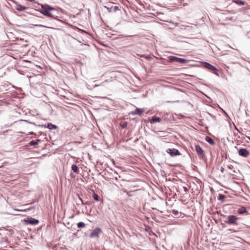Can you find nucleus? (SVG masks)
I'll list each match as a JSON object with an SVG mask.
<instances>
[{
    "label": "nucleus",
    "instance_id": "obj_27",
    "mask_svg": "<svg viewBox=\"0 0 250 250\" xmlns=\"http://www.w3.org/2000/svg\"><path fill=\"white\" fill-rule=\"evenodd\" d=\"M126 126H127L126 124H124V125H122V127L125 128L126 127Z\"/></svg>",
    "mask_w": 250,
    "mask_h": 250
},
{
    "label": "nucleus",
    "instance_id": "obj_12",
    "mask_svg": "<svg viewBox=\"0 0 250 250\" xmlns=\"http://www.w3.org/2000/svg\"><path fill=\"white\" fill-rule=\"evenodd\" d=\"M195 150L199 155H203L204 154V151L199 146L196 145L195 146Z\"/></svg>",
    "mask_w": 250,
    "mask_h": 250
},
{
    "label": "nucleus",
    "instance_id": "obj_33",
    "mask_svg": "<svg viewBox=\"0 0 250 250\" xmlns=\"http://www.w3.org/2000/svg\"><path fill=\"white\" fill-rule=\"evenodd\" d=\"M27 0L29 1L32 2V1H33L34 0Z\"/></svg>",
    "mask_w": 250,
    "mask_h": 250
},
{
    "label": "nucleus",
    "instance_id": "obj_24",
    "mask_svg": "<svg viewBox=\"0 0 250 250\" xmlns=\"http://www.w3.org/2000/svg\"><path fill=\"white\" fill-rule=\"evenodd\" d=\"M93 198L95 201H99V197L98 194H97L96 193H94L93 195Z\"/></svg>",
    "mask_w": 250,
    "mask_h": 250
},
{
    "label": "nucleus",
    "instance_id": "obj_26",
    "mask_svg": "<svg viewBox=\"0 0 250 250\" xmlns=\"http://www.w3.org/2000/svg\"><path fill=\"white\" fill-rule=\"evenodd\" d=\"M229 230L232 232H237L238 231L233 229H229Z\"/></svg>",
    "mask_w": 250,
    "mask_h": 250
},
{
    "label": "nucleus",
    "instance_id": "obj_9",
    "mask_svg": "<svg viewBox=\"0 0 250 250\" xmlns=\"http://www.w3.org/2000/svg\"><path fill=\"white\" fill-rule=\"evenodd\" d=\"M28 224L31 225H37L39 223V220L35 218H29L26 221Z\"/></svg>",
    "mask_w": 250,
    "mask_h": 250
},
{
    "label": "nucleus",
    "instance_id": "obj_18",
    "mask_svg": "<svg viewBox=\"0 0 250 250\" xmlns=\"http://www.w3.org/2000/svg\"><path fill=\"white\" fill-rule=\"evenodd\" d=\"M71 169L76 173H79V169L76 165H75V164L72 165V167H71Z\"/></svg>",
    "mask_w": 250,
    "mask_h": 250
},
{
    "label": "nucleus",
    "instance_id": "obj_29",
    "mask_svg": "<svg viewBox=\"0 0 250 250\" xmlns=\"http://www.w3.org/2000/svg\"><path fill=\"white\" fill-rule=\"evenodd\" d=\"M81 201H82V204H83V205H86V204H87V203H84V202H83V201L81 199Z\"/></svg>",
    "mask_w": 250,
    "mask_h": 250
},
{
    "label": "nucleus",
    "instance_id": "obj_13",
    "mask_svg": "<svg viewBox=\"0 0 250 250\" xmlns=\"http://www.w3.org/2000/svg\"><path fill=\"white\" fill-rule=\"evenodd\" d=\"M56 133H57L56 131H52V130H49L48 131V135H49L50 139H54L55 138V137H54V135Z\"/></svg>",
    "mask_w": 250,
    "mask_h": 250
},
{
    "label": "nucleus",
    "instance_id": "obj_5",
    "mask_svg": "<svg viewBox=\"0 0 250 250\" xmlns=\"http://www.w3.org/2000/svg\"><path fill=\"white\" fill-rule=\"evenodd\" d=\"M238 152L240 156L247 158L250 155L249 151L246 148H241L238 149Z\"/></svg>",
    "mask_w": 250,
    "mask_h": 250
},
{
    "label": "nucleus",
    "instance_id": "obj_8",
    "mask_svg": "<svg viewBox=\"0 0 250 250\" xmlns=\"http://www.w3.org/2000/svg\"><path fill=\"white\" fill-rule=\"evenodd\" d=\"M104 8H106L107 9V10L108 11V12H109V13H110L112 11L114 12H116L117 11L120 10V9L117 6H111V7H108L106 6H104Z\"/></svg>",
    "mask_w": 250,
    "mask_h": 250
},
{
    "label": "nucleus",
    "instance_id": "obj_32",
    "mask_svg": "<svg viewBox=\"0 0 250 250\" xmlns=\"http://www.w3.org/2000/svg\"><path fill=\"white\" fill-rule=\"evenodd\" d=\"M146 58L147 59H149V58H150V57H149V56H146Z\"/></svg>",
    "mask_w": 250,
    "mask_h": 250
},
{
    "label": "nucleus",
    "instance_id": "obj_34",
    "mask_svg": "<svg viewBox=\"0 0 250 250\" xmlns=\"http://www.w3.org/2000/svg\"><path fill=\"white\" fill-rule=\"evenodd\" d=\"M247 138L249 139V140L250 141V137H249V136H247Z\"/></svg>",
    "mask_w": 250,
    "mask_h": 250
},
{
    "label": "nucleus",
    "instance_id": "obj_10",
    "mask_svg": "<svg viewBox=\"0 0 250 250\" xmlns=\"http://www.w3.org/2000/svg\"><path fill=\"white\" fill-rule=\"evenodd\" d=\"M144 112V110L143 109L136 108L134 111L131 112V114L132 115H141Z\"/></svg>",
    "mask_w": 250,
    "mask_h": 250
},
{
    "label": "nucleus",
    "instance_id": "obj_4",
    "mask_svg": "<svg viewBox=\"0 0 250 250\" xmlns=\"http://www.w3.org/2000/svg\"><path fill=\"white\" fill-rule=\"evenodd\" d=\"M166 152L169 154L171 157L181 155L179 150L175 148H168L166 150Z\"/></svg>",
    "mask_w": 250,
    "mask_h": 250
},
{
    "label": "nucleus",
    "instance_id": "obj_19",
    "mask_svg": "<svg viewBox=\"0 0 250 250\" xmlns=\"http://www.w3.org/2000/svg\"><path fill=\"white\" fill-rule=\"evenodd\" d=\"M26 9V7H24L21 5H18L16 6V9L20 11H23Z\"/></svg>",
    "mask_w": 250,
    "mask_h": 250
},
{
    "label": "nucleus",
    "instance_id": "obj_22",
    "mask_svg": "<svg viewBox=\"0 0 250 250\" xmlns=\"http://www.w3.org/2000/svg\"><path fill=\"white\" fill-rule=\"evenodd\" d=\"M235 3H236L237 4L240 5H244L245 2L243 1H242L241 0H236L235 1Z\"/></svg>",
    "mask_w": 250,
    "mask_h": 250
},
{
    "label": "nucleus",
    "instance_id": "obj_7",
    "mask_svg": "<svg viewBox=\"0 0 250 250\" xmlns=\"http://www.w3.org/2000/svg\"><path fill=\"white\" fill-rule=\"evenodd\" d=\"M203 66L211 71H217L218 69L215 66L207 62H202Z\"/></svg>",
    "mask_w": 250,
    "mask_h": 250
},
{
    "label": "nucleus",
    "instance_id": "obj_3",
    "mask_svg": "<svg viewBox=\"0 0 250 250\" xmlns=\"http://www.w3.org/2000/svg\"><path fill=\"white\" fill-rule=\"evenodd\" d=\"M102 232V229L100 228H97L93 230L89 235V237L98 238L99 235L101 234Z\"/></svg>",
    "mask_w": 250,
    "mask_h": 250
},
{
    "label": "nucleus",
    "instance_id": "obj_31",
    "mask_svg": "<svg viewBox=\"0 0 250 250\" xmlns=\"http://www.w3.org/2000/svg\"><path fill=\"white\" fill-rule=\"evenodd\" d=\"M184 190H185V191L187 192V191H188V189H187V188H186V187H185V188H184Z\"/></svg>",
    "mask_w": 250,
    "mask_h": 250
},
{
    "label": "nucleus",
    "instance_id": "obj_14",
    "mask_svg": "<svg viewBox=\"0 0 250 250\" xmlns=\"http://www.w3.org/2000/svg\"><path fill=\"white\" fill-rule=\"evenodd\" d=\"M42 7L43 8L41 12L45 16H47V4L42 5Z\"/></svg>",
    "mask_w": 250,
    "mask_h": 250
},
{
    "label": "nucleus",
    "instance_id": "obj_25",
    "mask_svg": "<svg viewBox=\"0 0 250 250\" xmlns=\"http://www.w3.org/2000/svg\"><path fill=\"white\" fill-rule=\"evenodd\" d=\"M172 214L174 215H177L179 214V212L177 210L173 209L171 211Z\"/></svg>",
    "mask_w": 250,
    "mask_h": 250
},
{
    "label": "nucleus",
    "instance_id": "obj_17",
    "mask_svg": "<svg viewBox=\"0 0 250 250\" xmlns=\"http://www.w3.org/2000/svg\"><path fill=\"white\" fill-rule=\"evenodd\" d=\"M160 121H161V119L160 118L156 117V116H153L152 118L151 123H157V122H160Z\"/></svg>",
    "mask_w": 250,
    "mask_h": 250
},
{
    "label": "nucleus",
    "instance_id": "obj_21",
    "mask_svg": "<svg viewBox=\"0 0 250 250\" xmlns=\"http://www.w3.org/2000/svg\"><path fill=\"white\" fill-rule=\"evenodd\" d=\"M85 225L83 222H80L77 224V226L79 228H82L85 227Z\"/></svg>",
    "mask_w": 250,
    "mask_h": 250
},
{
    "label": "nucleus",
    "instance_id": "obj_23",
    "mask_svg": "<svg viewBox=\"0 0 250 250\" xmlns=\"http://www.w3.org/2000/svg\"><path fill=\"white\" fill-rule=\"evenodd\" d=\"M29 144L30 146H35L38 144V143L35 140H32L29 142Z\"/></svg>",
    "mask_w": 250,
    "mask_h": 250
},
{
    "label": "nucleus",
    "instance_id": "obj_20",
    "mask_svg": "<svg viewBox=\"0 0 250 250\" xmlns=\"http://www.w3.org/2000/svg\"><path fill=\"white\" fill-rule=\"evenodd\" d=\"M226 197V196L222 194H219L218 196V200L223 201V200Z\"/></svg>",
    "mask_w": 250,
    "mask_h": 250
},
{
    "label": "nucleus",
    "instance_id": "obj_28",
    "mask_svg": "<svg viewBox=\"0 0 250 250\" xmlns=\"http://www.w3.org/2000/svg\"><path fill=\"white\" fill-rule=\"evenodd\" d=\"M29 209H30V208H28L27 209L20 210V211H24V212H25V211H26L27 210H29Z\"/></svg>",
    "mask_w": 250,
    "mask_h": 250
},
{
    "label": "nucleus",
    "instance_id": "obj_15",
    "mask_svg": "<svg viewBox=\"0 0 250 250\" xmlns=\"http://www.w3.org/2000/svg\"><path fill=\"white\" fill-rule=\"evenodd\" d=\"M205 140L210 145H213L215 144L214 140L210 137L207 136Z\"/></svg>",
    "mask_w": 250,
    "mask_h": 250
},
{
    "label": "nucleus",
    "instance_id": "obj_16",
    "mask_svg": "<svg viewBox=\"0 0 250 250\" xmlns=\"http://www.w3.org/2000/svg\"><path fill=\"white\" fill-rule=\"evenodd\" d=\"M237 211L241 214L247 212V209L245 207H241L238 209Z\"/></svg>",
    "mask_w": 250,
    "mask_h": 250
},
{
    "label": "nucleus",
    "instance_id": "obj_30",
    "mask_svg": "<svg viewBox=\"0 0 250 250\" xmlns=\"http://www.w3.org/2000/svg\"><path fill=\"white\" fill-rule=\"evenodd\" d=\"M224 170V168L223 167H221V171L222 172H223Z\"/></svg>",
    "mask_w": 250,
    "mask_h": 250
},
{
    "label": "nucleus",
    "instance_id": "obj_2",
    "mask_svg": "<svg viewBox=\"0 0 250 250\" xmlns=\"http://www.w3.org/2000/svg\"><path fill=\"white\" fill-rule=\"evenodd\" d=\"M58 15L59 11L58 10L48 5V17L56 19L58 18Z\"/></svg>",
    "mask_w": 250,
    "mask_h": 250
},
{
    "label": "nucleus",
    "instance_id": "obj_1",
    "mask_svg": "<svg viewBox=\"0 0 250 250\" xmlns=\"http://www.w3.org/2000/svg\"><path fill=\"white\" fill-rule=\"evenodd\" d=\"M239 218L234 215H230L227 216V220L225 222L229 225H238V220Z\"/></svg>",
    "mask_w": 250,
    "mask_h": 250
},
{
    "label": "nucleus",
    "instance_id": "obj_11",
    "mask_svg": "<svg viewBox=\"0 0 250 250\" xmlns=\"http://www.w3.org/2000/svg\"><path fill=\"white\" fill-rule=\"evenodd\" d=\"M48 129H49L50 130H54L56 131V132H58V126L53 125L51 123H48Z\"/></svg>",
    "mask_w": 250,
    "mask_h": 250
},
{
    "label": "nucleus",
    "instance_id": "obj_6",
    "mask_svg": "<svg viewBox=\"0 0 250 250\" xmlns=\"http://www.w3.org/2000/svg\"><path fill=\"white\" fill-rule=\"evenodd\" d=\"M169 59L172 61H175V62L181 63H185L188 62V61L186 59L180 58H177L175 56H170Z\"/></svg>",
    "mask_w": 250,
    "mask_h": 250
}]
</instances>
